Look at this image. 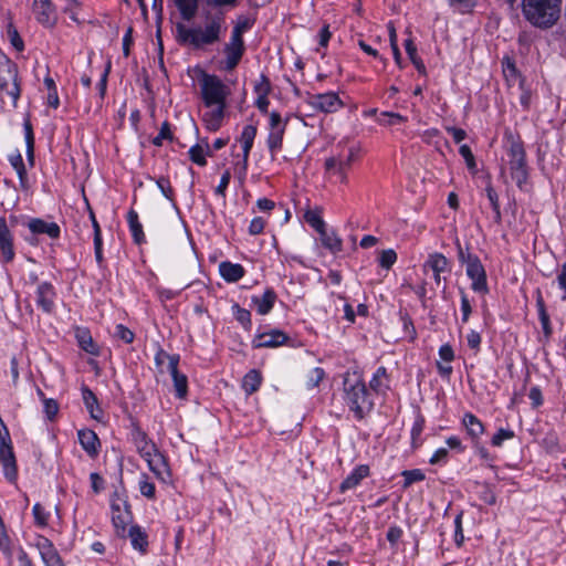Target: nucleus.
I'll list each match as a JSON object with an SVG mask.
<instances>
[{"label": "nucleus", "instance_id": "f257e3e1", "mask_svg": "<svg viewBox=\"0 0 566 566\" xmlns=\"http://www.w3.org/2000/svg\"><path fill=\"white\" fill-rule=\"evenodd\" d=\"M207 24L205 28H188L184 23L176 24V40L181 45H189L193 49H201L211 45L220 40V35L226 31V21L222 13L214 15L207 14Z\"/></svg>", "mask_w": 566, "mask_h": 566}, {"label": "nucleus", "instance_id": "f03ea898", "mask_svg": "<svg viewBox=\"0 0 566 566\" xmlns=\"http://www.w3.org/2000/svg\"><path fill=\"white\" fill-rule=\"evenodd\" d=\"M522 13L533 27L549 29L562 13V0H522Z\"/></svg>", "mask_w": 566, "mask_h": 566}, {"label": "nucleus", "instance_id": "7ed1b4c3", "mask_svg": "<svg viewBox=\"0 0 566 566\" xmlns=\"http://www.w3.org/2000/svg\"><path fill=\"white\" fill-rule=\"evenodd\" d=\"M343 386L347 405L358 419H363L365 412L371 409L373 401L361 375L358 371H347Z\"/></svg>", "mask_w": 566, "mask_h": 566}, {"label": "nucleus", "instance_id": "20e7f679", "mask_svg": "<svg viewBox=\"0 0 566 566\" xmlns=\"http://www.w3.org/2000/svg\"><path fill=\"white\" fill-rule=\"evenodd\" d=\"M17 66L6 57H0V99L2 103L17 104L20 87L17 82Z\"/></svg>", "mask_w": 566, "mask_h": 566}, {"label": "nucleus", "instance_id": "39448f33", "mask_svg": "<svg viewBox=\"0 0 566 566\" xmlns=\"http://www.w3.org/2000/svg\"><path fill=\"white\" fill-rule=\"evenodd\" d=\"M509 148L507 154L510 157V171L511 177L515 180L518 188H522L527 180V168L525 159V150L521 142L516 140L510 133L506 134Z\"/></svg>", "mask_w": 566, "mask_h": 566}, {"label": "nucleus", "instance_id": "423d86ee", "mask_svg": "<svg viewBox=\"0 0 566 566\" xmlns=\"http://www.w3.org/2000/svg\"><path fill=\"white\" fill-rule=\"evenodd\" d=\"M201 96L207 107L216 103H226L229 94L228 87L216 75L203 74L200 81Z\"/></svg>", "mask_w": 566, "mask_h": 566}, {"label": "nucleus", "instance_id": "0eeeda50", "mask_svg": "<svg viewBox=\"0 0 566 566\" xmlns=\"http://www.w3.org/2000/svg\"><path fill=\"white\" fill-rule=\"evenodd\" d=\"M458 250V259L461 264L465 265L467 275L473 283H485L486 274L480 259L471 253L470 248L463 247L460 241H455Z\"/></svg>", "mask_w": 566, "mask_h": 566}, {"label": "nucleus", "instance_id": "6e6552de", "mask_svg": "<svg viewBox=\"0 0 566 566\" xmlns=\"http://www.w3.org/2000/svg\"><path fill=\"white\" fill-rule=\"evenodd\" d=\"M248 28V22H242L234 27L231 34V40L224 48V52L227 54V70H233L239 64L244 52L242 34Z\"/></svg>", "mask_w": 566, "mask_h": 566}, {"label": "nucleus", "instance_id": "1a4fd4ad", "mask_svg": "<svg viewBox=\"0 0 566 566\" xmlns=\"http://www.w3.org/2000/svg\"><path fill=\"white\" fill-rule=\"evenodd\" d=\"M286 120H283L277 112H272L270 114V133L268 137V147L272 157L282 148Z\"/></svg>", "mask_w": 566, "mask_h": 566}, {"label": "nucleus", "instance_id": "9d476101", "mask_svg": "<svg viewBox=\"0 0 566 566\" xmlns=\"http://www.w3.org/2000/svg\"><path fill=\"white\" fill-rule=\"evenodd\" d=\"M424 270L432 272L436 283L447 281V274L450 273L449 261L441 253H432L424 263Z\"/></svg>", "mask_w": 566, "mask_h": 566}, {"label": "nucleus", "instance_id": "9b49d317", "mask_svg": "<svg viewBox=\"0 0 566 566\" xmlns=\"http://www.w3.org/2000/svg\"><path fill=\"white\" fill-rule=\"evenodd\" d=\"M308 104L321 112H335L343 106V102L335 93L314 94L308 98Z\"/></svg>", "mask_w": 566, "mask_h": 566}, {"label": "nucleus", "instance_id": "f8f14e48", "mask_svg": "<svg viewBox=\"0 0 566 566\" xmlns=\"http://www.w3.org/2000/svg\"><path fill=\"white\" fill-rule=\"evenodd\" d=\"M33 12L43 25L52 27L56 22L55 9L50 0H34Z\"/></svg>", "mask_w": 566, "mask_h": 566}, {"label": "nucleus", "instance_id": "ddd939ff", "mask_svg": "<svg viewBox=\"0 0 566 566\" xmlns=\"http://www.w3.org/2000/svg\"><path fill=\"white\" fill-rule=\"evenodd\" d=\"M0 462L3 465L6 478L14 481L17 479V463L11 442L0 443Z\"/></svg>", "mask_w": 566, "mask_h": 566}, {"label": "nucleus", "instance_id": "4468645a", "mask_svg": "<svg viewBox=\"0 0 566 566\" xmlns=\"http://www.w3.org/2000/svg\"><path fill=\"white\" fill-rule=\"evenodd\" d=\"M124 506L125 507L122 510L119 504H112V521L116 530V534L120 537H126V527L132 522L130 512L127 510V505L125 503Z\"/></svg>", "mask_w": 566, "mask_h": 566}, {"label": "nucleus", "instance_id": "2eb2a0df", "mask_svg": "<svg viewBox=\"0 0 566 566\" xmlns=\"http://www.w3.org/2000/svg\"><path fill=\"white\" fill-rule=\"evenodd\" d=\"M0 252L6 262H10L14 258L13 238L2 217H0Z\"/></svg>", "mask_w": 566, "mask_h": 566}, {"label": "nucleus", "instance_id": "dca6fc26", "mask_svg": "<svg viewBox=\"0 0 566 566\" xmlns=\"http://www.w3.org/2000/svg\"><path fill=\"white\" fill-rule=\"evenodd\" d=\"M289 339V336L279 329H273L268 333H262L256 336L254 340V347L256 348H269V347H277L285 344Z\"/></svg>", "mask_w": 566, "mask_h": 566}, {"label": "nucleus", "instance_id": "f3484780", "mask_svg": "<svg viewBox=\"0 0 566 566\" xmlns=\"http://www.w3.org/2000/svg\"><path fill=\"white\" fill-rule=\"evenodd\" d=\"M178 364L179 358H171L170 365L167 366V370L172 377L176 396L184 399L188 392V380L186 375L179 373Z\"/></svg>", "mask_w": 566, "mask_h": 566}, {"label": "nucleus", "instance_id": "a211bd4d", "mask_svg": "<svg viewBox=\"0 0 566 566\" xmlns=\"http://www.w3.org/2000/svg\"><path fill=\"white\" fill-rule=\"evenodd\" d=\"M209 108L210 109L202 115V119L209 130L216 132L221 127L224 117L226 103H216Z\"/></svg>", "mask_w": 566, "mask_h": 566}, {"label": "nucleus", "instance_id": "6ab92c4d", "mask_svg": "<svg viewBox=\"0 0 566 566\" xmlns=\"http://www.w3.org/2000/svg\"><path fill=\"white\" fill-rule=\"evenodd\" d=\"M78 441L86 453L95 458L99 451V439L97 434L91 429H82L77 432Z\"/></svg>", "mask_w": 566, "mask_h": 566}, {"label": "nucleus", "instance_id": "aec40b11", "mask_svg": "<svg viewBox=\"0 0 566 566\" xmlns=\"http://www.w3.org/2000/svg\"><path fill=\"white\" fill-rule=\"evenodd\" d=\"M35 301L45 313H52L55 302V292L52 285H38Z\"/></svg>", "mask_w": 566, "mask_h": 566}, {"label": "nucleus", "instance_id": "412c9836", "mask_svg": "<svg viewBox=\"0 0 566 566\" xmlns=\"http://www.w3.org/2000/svg\"><path fill=\"white\" fill-rule=\"evenodd\" d=\"M28 227L34 234H48L52 239L60 235V227L55 222H46L42 219H32L29 221Z\"/></svg>", "mask_w": 566, "mask_h": 566}, {"label": "nucleus", "instance_id": "4be33fe9", "mask_svg": "<svg viewBox=\"0 0 566 566\" xmlns=\"http://www.w3.org/2000/svg\"><path fill=\"white\" fill-rule=\"evenodd\" d=\"M219 272L227 282H237L244 275V269L241 264L231 263L229 261L219 264Z\"/></svg>", "mask_w": 566, "mask_h": 566}, {"label": "nucleus", "instance_id": "5701e85b", "mask_svg": "<svg viewBox=\"0 0 566 566\" xmlns=\"http://www.w3.org/2000/svg\"><path fill=\"white\" fill-rule=\"evenodd\" d=\"M325 170L338 177L340 184H347L346 168L343 166V156H331L325 159Z\"/></svg>", "mask_w": 566, "mask_h": 566}, {"label": "nucleus", "instance_id": "b1692460", "mask_svg": "<svg viewBox=\"0 0 566 566\" xmlns=\"http://www.w3.org/2000/svg\"><path fill=\"white\" fill-rule=\"evenodd\" d=\"M319 240L324 248L336 254L343 250V241L334 230L328 231L327 228L318 232Z\"/></svg>", "mask_w": 566, "mask_h": 566}, {"label": "nucleus", "instance_id": "393cba45", "mask_svg": "<svg viewBox=\"0 0 566 566\" xmlns=\"http://www.w3.org/2000/svg\"><path fill=\"white\" fill-rule=\"evenodd\" d=\"M369 475V467L368 465H358L354 469V471L342 482L340 491L345 492L346 490L353 489L357 486L360 481Z\"/></svg>", "mask_w": 566, "mask_h": 566}, {"label": "nucleus", "instance_id": "a878e982", "mask_svg": "<svg viewBox=\"0 0 566 566\" xmlns=\"http://www.w3.org/2000/svg\"><path fill=\"white\" fill-rule=\"evenodd\" d=\"M178 8L180 15L186 21H191L199 8V0H172Z\"/></svg>", "mask_w": 566, "mask_h": 566}, {"label": "nucleus", "instance_id": "bb28decb", "mask_svg": "<svg viewBox=\"0 0 566 566\" xmlns=\"http://www.w3.org/2000/svg\"><path fill=\"white\" fill-rule=\"evenodd\" d=\"M82 395L84 403L88 409L91 417L95 420H101L103 418V411L98 407L97 398L94 395V392L85 387L82 389Z\"/></svg>", "mask_w": 566, "mask_h": 566}, {"label": "nucleus", "instance_id": "cd10ccee", "mask_svg": "<svg viewBox=\"0 0 566 566\" xmlns=\"http://www.w3.org/2000/svg\"><path fill=\"white\" fill-rule=\"evenodd\" d=\"M148 467L150 471L154 472V474L161 481H166L170 476L167 461L160 452L155 455V459L150 460Z\"/></svg>", "mask_w": 566, "mask_h": 566}, {"label": "nucleus", "instance_id": "c85d7f7f", "mask_svg": "<svg viewBox=\"0 0 566 566\" xmlns=\"http://www.w3.org/2000/svg\"><path fill=\"white\" fill-rule=\"evenodd\" d=\"M275 298V293L270 289H268L262 296L253 297V303L256 305L258 313L261 315L268 314L273 307Z\"/></svg>", "mask_w": 566, "mask_h": 566}, {"label": "nucleus", "instance_id": "c756f323", "mask_svg": "<svg viewBox=\"0 0 566 566\" xmlns=\"http://www.w3.org/2000/svg\"><path fill=\"white\" fill-rule=\"evenodd\" d=\"M255 136H256V127L253 125H247L241 133L240 142L242 143L243 161L244 163L248 161L249 154L253 146Z\"/></svg>", "mask_w": 566, "mask_h": 566}, {"label": "nucleus", "instance_id": "7c9ffc66", "mask_svg": "<svg viewBox=\"0 0 566 566\" xmlns=\"http://www.w3.org/2000/svg\"><path fill=\"white\" fill-rule=\"evenodd\" d=\"M76 339L80 347L91 355H98V346L94 343L90 332L87 329H77Z\"/></svg>", "mask_w": 566, "mask_h": 566}, {"label": "nucleus", "instance_id": "2f4dec72", "mask_svg": "<svg viewBox=\"0 0 566 566\" xmlns=\"http://www.w3.org/2000/svg\"><path fill=\"white\" fill-rule=\"evenodd\" d=\"M132 541L134 548L145 553L148 546L147 535L140 530L139 526H132L126 534Z\"/></svg>", "mask_w": 566, "mask_h": 566}, {"label": "nucleus", "instance_id": "473e14b6", "mask_svg": "<svg viewBox=\"0 0 566 566\" xmlns=\"http://www.w3.org/2000/svg\"><path fill=\"white\" fill-rule=\"evenodd\" d=\"M133 441L139 454L145 451H155V443H153L146 432L142 431L139 428L133 431Z\"/></svg>", "mask_w": 566, "mask_h": 566}, {"label": "nucleus", "instance_id": "72a5a7b5", "mask_svg": "<svg viewBox=\"0 0 566 566\" xmlns=\"http://www.w3.org/2000/svg\"><path fill=\"white\" fill-rule=\"evenodd\" d=\"M463 424L472 439H478L484 431L482 422L472 413H465L463 417Z\"/></svg>", "mask_w": 566, "mask_h": 566}, {"label": "nucleus", "instance_id": "f704fd0d", "mask_svg": "<svg viewBox=\"0 0 566 566\" xmlns=\"http://www.w3.org/2000/svg\"><path fill=\"white\" fill-rule=\"evenodd\" d=\"M35 547L38 548L42 560L44 564L51 559L53 556L57 554L51 541H49L44 536H39L35 543Z\"/></svg>", "mask_w": 566, "mask_h": 566}, {"label": "nucleus", "instance_id": "c9c22d12", "mask_svg": "<svg viewBox=\"0 0 566 566\" xmlns=\"http://www.w3.org/2000/svg\"><path fill=\"white\" fill-rule=\"evenodd\" d=\"M127 221L129 224V229L133 233L134 240L137 243L143 242L145 235L143 231V226L138 220V214L135 210L130 209L127 213Z\"/></svg>", "mask_w": 566, "mask_h": 566}, {"label": "nucleus", "instance_id": "e433bc0d", "mask_svg": "<svg viewBox=\"0 0 566 566\" xmlns=\"http://www.w3.org/2000/svg\"><path fill=\"white\" fill-rule=\"evenodd\" d=\"M260 384V373L255 369H252L243 377L242 387L247 394L251 395L259 389Z\"/></svg>", "mask_w": 566, "mask_h": 566}, {"label": "nucleus", "instance_id": "4c0bfd02", "mask_svg": "<svg viewBox=\"0 0 566 566\" xmlns=\"http://www.w3.org/2000/svg\"><path fill=\"white\" fill-rule=\"evenodd\" d=\"M10 164L15 169L22 188L27 187V170L20 153L13 154L9 157Z\"/></svg>", "mask_w": 566, "mask_h": 566}, {"label": "nucleus", "instance_id": "58836bf2", "mask_svg": "<svg viewBox=\"0 0 566 566\" xmlns=\"http://www.w3.org/2000/svg\"><path fill=\"white\" fill-rule=\"evenodd\" d=\"M488 199L490 201V205L494 211V220L496 223H501V210H500V202H499V196L494 188L489 185L485 189Z\"/></svg>", "mask_w": 566, "mask_h": 566}, {"label": "nucleus", "instance_id": "ea45409f", "mask_svg": "<svg viewBox=\"0 0 566 566\" xmlns=\"http://www.w3.org/2000/svg\"><path fill=\"white\" fill-rule=\"evenodd\" d=\"M305 221L314 228L317 232L323 231L326 228L325 221L322 219L318 212L308 210L304 214Z\"/></svg>", "mask_w": 566, "mask_h": 566}, {"label": "nucleus", "instance_id": "a19ab883", "mask_svg": "<svg viewBox=\"0 0 566 566\" xmlns=\"http://www.w3.org/2000/svg\"><path fill=\"white\" fill-rule=\"evenodd\" d=\"M378 260L381 268L389 269L397 261V253L392 249L382 250Z\"/></svg>", "mask_w": 566, "mask_h": 566}, {"label": "nucleus", "instance_id": "79ce46f5", "mask_svg": "<svg viewBox=\"0 0 566 566\" xmlns=\"http://www.w3.org/2000/svg\"><path fill=\"white\" fill-rule=\"evenodd\" d=\"M189 156L190 159L199 166H205L207 164L205 148L199 144L189 149Z\"/></svg>", "mask_w": 566, "mask_h": 566}, {"label": "nucleus", "instance_id": "37998d69", "mask_svg": "<svg viewBox=\"0 0 566 566\" xmlns=\"http://www.w3.org/2000/svg\"><path fill=\"white\" fill-rule=\"evenodd\" d=\"M406 117L398 114V113H391V112H382L380 113V117L378 118V122L384 125H395L398 123L406 122Z\"/></svg>", "mask_w": 566, "mask_h": 566}, {"label": "nucleus", "instance_id": "c03bdc74", "mask_svg": "<svg viewBox=\"0 0 566 566\" xmlns=\"http://www.w3.org/2000/svg\"><path fill=\"white\" fill-rule=\"evenodd\" d=\"M8 38L17 51H22L24 45L18 30L10 23L7 29Z\"/></svg>", "mask_w": 566, "mask_h": 566}, {"label": "nucleus", "instance_id": "a18cd8bd", "mask_svg": "<svg viewBox=\"0 0 566 566\" xmlns=\"http://www.w3.org/2000/svg\"><path fill=\"white\" fill-rule=\"evenodd\" d=\"M402 475L405 478L403 486L408 488L412 483L422 481L424 479V474L421 470L415 469V470H407L402 472Z\"/></svg>", "mask_w": 566, "mask_h": 566}, {"label": "nucleus", "instance_id": "49530a36", "mask_svg": "<svg viewBox=\"0 0 566 566\" xmlns=\"http://www.w3.org/2000/svg\"><path fill=\"white\" fill-rule=\"evenodd\" d=\"M0 549L8 558L9 563H11L12 562L11 542H10L8 534L6 533L4 527L1 528V532H0Z\"/></svg>", "mask_w": 566, "mask_h": 566}, {"label": "nucleus", "instance_id": "de8ad7c7", "mask_svg": "<svg viewBox=\"0 0 566 566\" xmlns=\"http://www.w3.org/2000/svg\"><path fill=\"white\" fill-rule=\"evenodd\" d=\"M114 336L122 339L126 344H130L135 337L134 333L122 324L116 325Z\"/></svg>", "mask_w": 566, "mask_h": 566}, {"label": "nucleus", "instance_id": "09e8293b", "mask_svg": "<svg viewBox=\"0 0 566 566\" xmlns=\"http://www.w3.org/2000/svg\"><path fill=\"white\" fill-rule=\"evenodd\" d=\"M33 516H34L35 523L39 526L44 527L48 525L49 514L44 511V507L41 504L36 503L33 506Z\"/></svg>", "mask_w": 566, "mask_h": 566}, {"label": "nucleus", "instance_id": "8fccbe9b", "mask_svg": "<svg viewBox=\"0 0 566 566\" xmlns=\"http://www.w3.org/2000/svg\"><path fill=\"white\" fill-rule=\"evenodd\" d=\"M514 432L510 429H500L492 438V444L494 447H501L504 440L512 439Z\"/></svg>", "mask_w": 566, "mask_h": 566}, {"label": "nucleus", "instance_id": "3c124183", "mask_svg": "<svg viewBox=\"0 0 566 566\" xmlns=\"http://www.w3.org/2000/svg\"><path fill=\"white\" fill-rule=\"evenodd\" d=\"M172 135L170 132V125L168 122L161 124L159 134L154 138L153 143L156 146H160L164 139H171Z\"/></svg>", "mask_w": 566, "mask_h": 566}, {"label": "nucleus", "instance_id": "603ef678", "mask_svg": "<svg viewBox=\"0 0 566 566\" xmlns=\"http://www.w3.org/2000/svg\"><path fill=\"white\" fill-rule=\"evenodd\" d=\"M43 405H44V412H45L48 419L52 420L59 411L57 402L51 398H43Z\"/></svg>", "mask_w": 566, "mask_h": 566}, {"label": "nucleus", "instance_id": "864d4df0", "mask_svg": "<svg viewBox=\"0 0 566 566\" xmlns=\"http://www.w3.org/2000/svg\"><path fill=\"white\" fill-rule=\"evenodd\" d=\"M400 319L403 325L405 337L409 338L410 340H413L416 338V329L410 317L407 314H402L400 316Z\"/></svg>", "mask_w": 566, "mask_h": 566}, {"label": "nucleus", "instance_id": "5fc2aeb1", "mask_svg": "<svg viewBox=\"0 0 566 566\" xmlns=\"http://www.w3.org/2000/svg\"><path fill=\"white\" fill-rule=\"evenodd\" d=\"M324 376H325V373L322 368H319V367L314 368L308 375L307 386L310 388L316 387L323 380Z\"/></svg>", "mask_w": 566, "mask_h": 566}, {"label": "nucleus", "instance_id": "6e6d98bb", "mask_svg": "<svg viewBox=\"0 0 566 566\" xmlns=\"http://www.w3.org/2000/svg\"><path fill=\"white\" fill-rule=\"evenodd\" d=\"M157 186L160 189L161 193L169 199L170 201H174V190L170 186V182L168 179L160 177L157 180Z\"/></svg>", "mask_w": 566, "mask_h": 566}, {"label": "nucleus", "instance_id": "4d7b16f0", "mask_svg": "<svg viewBox=\"0 0 566 566\" xmlns=\"http://www.w3.org/2000/svg\"><path fill=\"white\" fill-rule=\"evenodd\" d=\"M386 377H387V369L384 366L379 367L377 369V371L375 373L373 379L369 382L371 389L379 390L382 386L381 378H386Z\"/></svg>", "mask_w": 566, "mask_h": 566}, {"label": "nucleus", "instance_id": "13d9d810", "mask_svg": "<svg viewBox=\"0 0 566 566\" xmlns=\"http://www.w3.org/2000/svg\"><path fill=\"white\" fill-rule=\"evenodd\" d=\"M139 491L144 496L148 499L155 497V485L147 480V476H144V479L139 482Z\"/></svg>", "mask_w": 566, "mask_h": 566}, {"label": "nucleus", "instance_id": "bf43d9fd", "mask_svg": "<svg viewBox=\"0 0 566 566\" xmlns=\"http://www.w3.org/2000/svg\"><path fill=\"white\" fill-rule=\"evenodd\" d=\"M461 156L464 158L469 169L475 168L474 156L468 145H461L459 149Z\"/></svg>", "mask_w": 566, "mask_h": 566}, {"label": "nucleus", "instance_id": "052dcab7", "mask_svg": "<svg viewBox=\"0 0 566 566\" xmlns=\"http://www.w3.org/2000/svg\"><path fill=\"white\" fill-rule=\"evenodd\" d=\"M449 3L460 12L470 11L474 7V0H449Z\"/></svg>", "mask_w": 566, "mask_h": 566}, {"label": "nucleus", "instance_id": "680f3d73", "mask_svg": "<svg viewBox=\"0 0 566 566\" xmlns=\"http://www.w3.org/2000/svg\"><path fill=\"white\" fill-rule=\"evenodd\" d=\"M265 226V221L261 217L253 218L249 226V233L252 235L260 234Z\"/></svg>", "mask_w": 566, "mask_h": 566}, {"label": "nucleus", "instance_id": "e2e57ef3", "mask_svg": "<svg viewBox=\"0 0 566 566\" xmlns=\"http://www.w3.org/2000/svg\"><path fill=\"white\" fill-rule=\"evenodd\" d=\"M171 358H179L178 355H169L163 349H159L155 356V363L158 367H161L167 361V366L170 365Z\"/></svg>", "mask_w": 566, "mask_h": 566}, {"label": "nucleus", "instance_id": "0e129e2a", "mask_svg": "<svg viewBox=\"0 0 566 566\" xmlns=\"http://www.w3.org/2000/svg\"><path fill=\"white\" fill-rule=\"evenodd\" d=\"M254 91L258 95H269L271 86L266 76L261 75L260 82L254 86Z\"/></svg>", "mask_w": 566, "mask_h": 566}, {"label": "nucleus", "instance_id": "69168bd1", "mask_svg": "<svg viewBox=\"0 0 566 566\" xmlns=\"http://www.w3.org/2000/svg\"><path fill=\"white\" fill-rule=\"evenodd\" d=\"M90 480L94 493H99L104 489V479L98 473H91Z\"/></svg>", "mask_w": 566, "mask_h": 566}, {"label": "nucleus", "instance_id": "338daca9", "mask_svg": "<svg viewBox=\"0 0 566 566\" xmlns=\"http://www.w3.org/2000/svg\"><path fill=\"white\" fill-rule=\"evenodd\" d=\"M64 1H65L64 11L70 13V18L73 21L78 22V18L76 15V10L80 7L78 2L76 0H64Z\"/></svg>", "mask_w": 566, "mask_h": 566}, {"label": "nucleus", "instance_id": "774afa93", "mask_svg": "<svg viewBox=\"0 0 566 566\" xmlns=\"http://www.w3.org/2000/svg\"><path fill=\"white\" fill-rule=\"evenodd\" d=\"M439 356L442 360L450 363L454 358V353L449 344L442 345L439 349Z\"/></svg>", "mask_w": 566, "mask_h": 566}]
</instances>
